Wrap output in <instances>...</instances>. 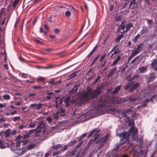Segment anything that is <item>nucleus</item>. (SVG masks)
Returning <instances> with one entry per match:
<instances>
[{
    "instance_id": "nucleus-1",
    "label": "nucleus",
    "mask_w": 157,
    "mask_h": 157,
    "mask_svg": "<svg viewBox=\"0 0 157 157\" xmlns=\"http://www.w3.org/2000/svg\"><path fill=\"white\" fill-rule=\"evenodd\" d=\"M102 86H99L93 90L89 89L81 96V100L84 103H87L92 100L94 101V99L97 100V101H93L92 103L94 106L97 107L95 113L98 115L103 114L104 108L113 106L115 102L113 100H107L105 96H101L100 99H98V96L102 93Z\"/></svg>"
},
{
    "instance_id": "nucleus-2",
    "label": "nucleus",
    "mask_w": 157,
    "mask_h": 157,
    "mask_svg": "<svg viewBox=\"0 0 157 157\" xmlns=\"http://www.w3.org/2000/svg\"><path fill=\"white\" fill-rule=\"evenodd\" d=\"M137 132V129L136 128L134 125L132 124V126L130 128L128 131L121 133V136L123 137H124L126 138V141H128V140H129L130 136H132L133 138Z\"/></svg>"
},
{
    "instance_id": "nucleus-3",
    "label": "nucleus",
    "mask_w": 157,
    "mask_h": 157,
    "mask_svg": "<svg viewBox=\"0 0 157 157\" xmlns=\"http://www.w3.org/2000/svg\"><path fill=\"white\" fill-rule=\"evenodd\" d=\"M140 86V84L138 82H136L133 84V82H130L126 84L124 88V90H126L130 88L129 90V92H133L136 89Z\"/></svg>"
},
{
    "instance_id": "nucleus-4",
    "label": "nucleus",
    "mask_w": 157,
    "mask_h": 157,
    "mask_svg": "<svg viewBox=\"0 0 157 157\" xmlns=\"http://www.w3.org/2000/svg\"><path fill=\"white\" fill-rule=\"evenodd\" d=\"M118 136H119L121 138V140L119 143L118 144H117L115 147L113 148V150L114 151L118 150L120 147H121L122 145L125 143H127L128 144H130L131 142L129 140H128V141H126V138L124 137H123L121 136V134L120 133L118 134Z\"/></svg>"
},
{
    "instance_id": "nucleus-5",
    "label": "nucleus",
    "mask_w": 157,
    "mask_h": 157,
    "mask_svg": "<svg viewBox=\"0 0 157 157\" xmlns=\"http://www.w3.org/2000/svg\"><path fill=\"white\" fill-rule=\"evenodd\" d=\"M44 126V125L43 123L40 124L39 125L37 126L36 128L34 130L37 133L42 132V133L44 136L48 138V137L47 135L50 133V132H48L47 130H43L42 131V129H43Z\"/></svg>"
},
{
    "instance_id": "nucleus-6",
    "label": "nucleus",
    "mask_w": 157,
    "mask_h": 157,
    "mask_svg": "<svg viewBox=\"0 0 157 157\" xmlns=\"http://www.w3.org/2000/svg\"><path fill=\"white\" fill-rule=\"evenodd\" d=\"M80 83L79 82H77L76 84L74 85L71 90L69 92V94H72L76 92L78 90V86L80 85Z\"/></svg>"
},
{
    "instance_id": "nucleus-7",
    "label": "nucleus",
    "mask_w": 157,
    "mask_h": 157,
    "mask_svg": "<svg viewBox=\"0 0 157 157\" xmlns=\"http://www.w3.org/2000/svg\"><path fill=\"white\" fill-rule=\"evenodd\" d=\"M100 130L98 129V128L94 129L91 131L89 134L88 135V137H89L93 135L94 134V139L96 140L98 137L99 136V135L98 134Z\"/></svg>"
},
{
    "instance_id": "nucleus-8",
    "label": "nucleus",
    "mask_w": 157,
    "mask_h": 157,
    "mask_svg": "<svg viewBox=\"0 0 157 157\" xmlns=\"http://www.w3.org/2000/svg\"><path fill=\"white\" fill-rule=\"evenodd\" d=\"M144 44L143 43H141L140 44L137 45V48H136V50L134 51V52L136 54H138L144 48Z\"/></svg>"
},
{
    "instance_id": "nucleus-9",
    "label": "nucleus",
    "mask_w": 157,
    "mask_h": 157,
    "mask_svg": "<svg viewBox=\"0 0 157 157\" xmlns=\"http://www.w3.org/2000/svg\"><path fill=\"white\" fill-rule=\"evenodd\" d=\"M42 104L39 103L37 104L36 103L32 104L30 105V107L32 108H36V109L38 110L40 109L42 107Z\"/></svg>"
},
{
    "instance_id": "nucleus-10",
    "label": "nucleus",
    "mask_w": 157,
    "mask_h": 157,
    "mask_svg": "<svg viewBox=\"0 0 157 157\" xmlns=\"http://www.w3.org/2000/svg\"><path fill=\"white\" fill-rule=\"evenodd\" d=\"M75 154V151H68L66 153L65 156V157H73Z\"/></svg>"
},
{
    "instance_id": "nucleus-11",
    "label": "nucleus",
    "mask_w": 157,
    "mask_h": 157,
    "mask_svg": "<svg viewBox=\"0 0 157 157\" xmlns=\"http://www.w3.org/2000/svg\"><path fill=\"white\" fill-rule=\"evenodd\" d=\"M156 76H155V74L152 73L150 74L149 76V77L147 78V81L148 83H149L152 81L154 79H155Z\"/></svg>"
},
{
    "instance_id": "nucleus-12",
    "label": "nucleus",
    "mask_w": 157,
    "mask_h": 157,
    "mask_svg": "<svg viewBox=\"0 0 157 157\" xmlns=\"http://www.w3.org/2000/svg\"><path fill=\"white\" fill-rule=\"evenodd\" d=\"M121 56L119 55L117 56V58L114 60L113 63L111 65V66H114L116 65L120 61L121 59Z\"/></svg>"
},
{
    "instance_id": "nucleus-13",
    "label": "nucleus",
    "mask_w": 157,
    "mask_h": 157,
    "mask_svg": "<svg viewBox=\"0 0 157 157\" xmlns=\"http://www.w3.org/2000/svg\"><path fill=\"white\" fill-rule=\"evenodd\" d=\"M70 98L69 97H67L64 100V102L65 103V107H67L70 104Z\"/></svg>"
},
{
    "instance_id": "nucleus-14",
    "label": "nucleus",
    "mask_w": 157,
    "mask_h": 157,
    "mask_svg": "<svg viewBox=\"0 0 157 157\" xmlns=\"http://www.w3.org/2000/svg\"><path fill=\"white\" fill-rule=\"evenodd\" d=\"M147 67L146 66H142L139 68V70L140 71V72L141 73H144L147 71Z\"/></svg>"
},
{
    "instance_id": "nucleus-15",
    "label": "nucleus",
    "mask_w": 157,
    "mask_h": 157,
    "mask_svg": "<svg viewBox=\"0 0 157 157\" xmlns=\"http://www.w3.org/2000/svg\"><path fill=\"white\" fill-rule=\"evenodd\" d=\"M121 85H118L114 89V90L112 93V94H116L120 91L121 87Z\"/></svg>"
},
{
    "instance_id": "nucleus-16",
    "label": "nucleus",
    "mask_w": 157,
    "mask_h": 157,
    "mask_svg": "<svg viewBox=\"0 0 157 157\" xmlns=\"http://www.w3.org/2000/svg\"><path fill=\"white\" fill-rule=\"evenodd\" d=\"M32 132V130H31L26 134H24L23 137H22V139H28L30 137V133Z\"/></svg>"
},
{
    "instance_id": "nucleus-17",
    "label": "nucleus",
    "mask_w": 157,
    "mask_h": 157,
    "mask_svg": "<svg viewBox=\"0 0 157 157\" xmlns=\"http://www.w3.org/2000/svg\"><path fill=\"white\" fill-rule=\"evenodd\" d=\"M133 26V24L132 23H128V24H126V31H128V32L129 31L130 29L132 28Z\"/></svg>"
},
{
    "instance_id": "nucleus-18",
    "label": "nucleus",
    "mask_w": 157,
    "mask_h": 157,
    "mask_svg": "<svg viewBox=\"0 0 157 157\" xmlns=\"http://www.w3.org/2000/svg\"><path fill=\"white\" fill-rule=\"evenodd\" d=\"M78 71H75L72 74H70L69 76V78L68 79V80H70V79H72L73 78L75 77L77 75V73L78 72Z\"/></svg>"
},
{
    "instance_id": "nucleus-19",
    "label": "nucleus",
    "mask_w": 157,
    "mask_h": 157,
    "mask_svg": "<svg viewBox=\"0 0 157 157\" xmlns=\"http://www.w3.org/2000/svg\"><path fill=\"white\" fill-rule=\"evenodd\" d=\"M117 69L116 67L113 68L108 74V76L110 77L112 75H113L115 73V71H116Z\"/></svg>"
},
{
    "instance_id": "nucleus-20",
    "label": "nucleus",
    "mask_w": 157,
    "mask_h": 157,
    "mask_svg": "<svg viewBox=\"0 0 157 157\" xmlns=\"http://www.w3.org/2000/svg\"><path fill=\"white\" fill-rule=\"evenodd\" d=\"M52 116L56 120H57L59 117V114L58 112H56L55 113H53L52 114Z\"/></svg>"
},
{
    "instance_id": "nucleus-21",
    "label": "nucleus",
    "mask_w": 157,
    "mask_h": 157,
    "mask_svg": "<svg viewBox=\"0 0 157 157\" xmlns=\"http://www.w3.org/2000/svg\"><path fill=\"white\" fill-rule=\"evenodd\" d=\"M147 30L148 29L146 27H143L140 32V34L142 35L145 34L147 31Z\"/></svg>"
},
{
    "instance_id": "nucleus-22",
    "label": "nucleus",
    "mask_w": 157,
    "mask_h": 157,
    "mask_svg": "<svg viewBox=\"0 0 157 157\" xmlns=\"http://www.w3.org/2000/svg\"><path fill=\"white\" fill-rule=\"evenodd\" d=\"M151 65L152 68H154L157 66V58L153 60L151 64Z\"/></svg>"
},
{
    "instance_id": "nucleus-23",
    "label": "nucleus",
    "mask_w": 157,
    "mask_h": 157,
    "mask_svg": "<svg viewBox=\"0 0 157 157\" xmlns=\"http://www.w3.org/2000/svg\"><path fill=\"white\" fill-rule=\"evenodd\" d=\"M5 142L3 140H0V148L4 149L6 147L5 145Z\"/></svg>"
},
{
    "instance_id": "nucleus-24",
    "label": "nucleus",
    "mask_w": 157,
    "mask_h": 157,
    "mask_svg": "<svg viewBox=\"0 0 157 157\" xmlns=\"http://www.w3.org/2000/svg\"><path fill=\"white\" fill-rule=\"evenodd\" d=\"M126 21H124L121 22V23L120 24L119 26L120 27L121 29L122 30H124L125 28L126 24H125Z\"/></svg>"
},
{
    "instance_id": "nucleus-25",
    "label": "nucleus",
    "mask_w": 157,
    "mask_h": 157,
    "mask_svg": "<svg viewBox=\"0 0 157 157\" xmlns=\"http://www.w3.org/2000/svg\"><path fill=\"white\" fill-rule=\"evenodd\" d=\"M35 146V145L34 144H30L26 146L25 147V148L26 150H31L32 148H33Z\"/></svg>"
},
{
    "instance_id": "nucleus-26",
    "label": "nucleus",
    "mask_w": 157,
    "mask_h": 157,
    "mask_svg": "<svg viewBox=\"0 0 157 157\" xmlns=\"http://www.w3.org/2000/svg\"><path fill=\"white\" fill-rule=\"evenodd\" d=\"M133 141L136 142H138V144L136 145L141 146L143 145V140L141 139H139L138 140H134Z\"/></svg>"
},
{
    "instance_id": "nucleus-27",
    "label": "nucleus",
    "mask_w": 157,
    "mask_h": 157,
    "mask_svg": "<svg viewBox=\"0 0 157 157\" xmlns=\"http://www.w3.org/2000/svg\"><path fill=\"white\" fill-rule=\"evenodd\" d=\"M62 145L60 144H56L54 146H52L51 147L52 149L56 150L59 148L61 147Z\"/></svg>"
},
{
    "instance_id": "nucleus-28",
    "label": "nucleus",
    "mask_w": 157,
    "mask_h": 157,
    "mask_svg": "<svg viewBox=\"0 0 157 157\" xmlns=\"http://www.w3.org/2000/svg\"><path fill=\"white\" fill-rule=\"evenodd\" d=\"M123 37L122 35H119L117 36L115 40L116 42L119 43Z\"/></svg>"
},
{
    "instance_id": "nucleus-29",
    "label": "nucleus",
    "mask_w": 157,
    "mask_h": 157,
    "mask_svg": "<svg viewBox=\"0 0 157 157\" xmlns=\"http://www.w3.org/2000/svg\"><path fill=\"white\" fill-rule=\"evenodd\" d=\"M10 129H7L6 131L5 132V137L6 138L9 137L11 134L10 132Z\"/></svg>"
},
{
    "instance_id": "nucleus-30",
    "label": "nucleus",
    "mask_w": 157,
    "mask_h": 157,
    "mask_svg": "<svg viewBox=\"0 0 157 157\" xmlns=\"http://www.w3.org/2000/svg\"><path fill=\"white\" fill-rule=\"evenodd\" d=\"M139 77V74H137L136 75H134L132 77L130 78V79L128 80V81H131L132 80L136 79L137 78Z\"/></svg>"
},
{
    "instance_id": "nucleus-31",
    "label": "nucleus",
    "mask_w": 157,
    "mask_h": 157,
    "mask_svg": "<svg viewBox=\"0 0 157 157\" xmlns=\"http://www.w3.org/2000/svg\"><path fill=\"white\" fill-rule=\"evenodd\" d=\"M94 142V141H93L92 140H90V141L87 144V146L86 147V150L90 148L91 145L92 144H93Z\"/></svg>"
},
{
    "instance_id": "nucleus-32",
    "label": "nucleus",
    "mask_w": 157,
    "mask_h": 157,
    "mask_svg": "<svg viewBox=\"0 0 157 157\" xmlns=\"http://www.w3.org/2000/svg\"><path fill=\"white\" fill-rule=\"evenodd\" d=\"M140 57V56H138L134 59L132 61H131V63H133L135 62L136 61H137L138 62H140V60L139 59Z\"/></svg>"
},
{
    "instance_id": "nucleus-33",
    "label": "nucleus",
    "mask_w": 157,
    "mask_h": 157,
    "mask_svg": "<svg viewBox=\"0 0 157 157\" xmlns=\"http://www.w3.org/2000/svg\"><path fill=\"white\" fill-rule=\"evenodd\" d=\"M137 55V54H136L135 52H133L131 55L128 57V61H130L134 56Z\"/></svg>"
},
{
    "instance_id": "nucleus-34",
    "label": "nucleus",
    "mask_w": 157,
    "mask_h": 157,
    "mask_svg": "<svg viewBox=\"0 0 157 157\" xmlns=\"http://www.w3.org/2000/svg\"><path fill=\"white\" fill-rule=\"evenodd\" d=\"M3 99L5 100H9L10 99V96L9 95L6 94L3 95Z\"/></svg>"
},
{
    "instance_id": "nucleus-35",
    "label": "nucleus",
    "mask_w": 157,
    "mask_h": 157,
    "mask_svg": "<svg viewBox=\"0 0 157 157\" xmlns=\"http://www.w3.org/2000/svg\"><path fill=\"white\" fill-rule=\"evenodd\" d=\"M21 141V142L22 143V144L23 145H25L27 143H28L29 141V139H23Z\"/></svg>"
},
{
    "instance_id": "nucleus-36",
    "label": "nucleus",
    "mask_w": 157,
    "mask_h": 157,
    "mask_svg": "<svg viewBox=\"0 0 157 157\" xmlns=\"http://www.w3.org/2000/svg\"><path fill=\"white\" fill-rule=\"evenodd\" d=\"M137 98L133 97H130L129 98L128 100L130 102H133L136 101Z\"/></svg>"
},
{
    "instance_id": "nucleus-37",
    "label": "nucleus",
    "mask_w": 157,
    "mask_h": 157,
    "mask_svg": "<svg viewBox=\"0 0 157 157\" xmlns=\"http://www.w3.org/2000/svg\"><path fill=\"white\" fill-rule=\"evenodd\" d=\"M140 35L139 34H138L136 36L134 40L133 41L135 43H136L138 39L140 37Z\"/></svg>"
},
{
    "instance_id": "nucleus-38",
    "label": "nucleus",
    "mask_w": 157,
    "mask_h": 157,
    "mask_svg": "<svg viewBox=\"0 0 157 157\" xmlns=\"http://www.w3.org/2000/svg\"><path fill=\"white\" fill-rule=\"evenodd\" d=\"M20 1V0H15L14 1L13 5V6L14 9L15 8L17 4Z\"/></svg>"
},
{
    "instance_id": "nucleus-39",
    "label": "nucleus",
    "mask_w": 157,
    "mask_h": 157,
    "mask_svg": "<svg viewBox=\"0 0 157 157\" xmlns=\"http://www.w3.org/2000/svg\"><path fill=\"white\" fill-rule=\"evenodd\" d=\"M59 99V97H57L56 98V99L55 100V102L56 105V108H58L59 104V101L58 100Z\"/></svg>"
},
{
    "instance_id": "nucleus-40",
    "label": "nucleus",
    "mask_w": 157,
    "mask_h": 157,
    "mask_svg": "<svg viewBox=\"0 0 157 157\" xmlns=\"http://www.w3.org/2000/svg\"><path fill=\"white\" fill-rule=\"evenodd\" d=\"M33 40L35 42L38 44H43V42L42 41H41L40 40L37 38H35Z\"/></svg>"
},
{
    "instance_id": "nucleus-41",
    "label": "nucleus",
    "mask_w": 157,
    "mask_h": 157,
    "mask_svg": "<svg viewBox=\"0 0 157 157\" xmlns=\"http://www.w3.org/2000/svg\"><path fill=\"white\" fill-rule=\"evenodd\" d=\"M22 139V136L21 135H19L16 137V141H18L21 140Z\"/></svg>"
},
{
    "instance_id": "nucleus-42",
    "label": "nucleus",
    "mask_w": 157,
    "mask_h": 157,
    "mask_svg": "<svg viewBox=\"0 0 157 157\" xmlns=\"http://www.w3.org/2000/svg\"><path fill=\"white\" fill-rule=\"evenodd\" d=\"M76 142V141L75 140L71 141L69 143L68 146L70 145V146H73L75 144Z\"/></svg>"
},
{
    "instance_id": "nucleus-43",
    "label": "nucleus",
    "mask_w": 157,
    "mask_h": 157,
    "mask_svg": "<svg viewBox=\"0 0 157 157\" xmlns=\"http://www.w3.org/2000/svg\"><path fill=\"white\" fill-rule=\"evenodd\" d=\"M21 119L20 117V116L15 117L13 118L12 120L14 121H19Z\"/></svg>"
},
{
    "instance_id": "nucleus-44",
    "label": "nucleus",
    "mask_w": 157,
    "mask_h": 157,
    "mask_svg": "<svg viewBox=\"0 0 157 157\" xmlns=\"http://www.w3.org/2000/svg\"><path fill=\"white\" fill-rule=\"evenodd\" d=\"M117 48H119V46L118 45H115L113 48L111 49V51L109 53V55L113 51L114 49H116Z\"/></svg>"
},
{
    "instance_id": "nucleus-45",
    "label": "nucleus",
    "mask_w": 157,
    "mask_h": 157,
    "mask_svg": "<svg viewBox=\"0 0 157 157\" xmlns=\"http://www.w3.org/2000/svg\"><path fill=\"white\" fill-rule=\"evenodd\" d=\"M59 112V114H60L61 113H64L65 112V109L62 108L60 109V110L57 111Z\"/></svg>"
},
{
    "instance_id": "nucleus-46",
    "label": "nucleus",
    "mask_w": 157,
    "mask_h": 157,
    "mask_svg": "<svg viewBox=\"0 0 157 157\" xmlns=\"http://www.w3.org/2000/svg\"><path fill=\"white\" fill-rule=\"evenodd\" d=\"M101 78V76H97V78L96 80L94 81V82L92 84V85H93L96 83L98 82L99 81V79Z\"/></svg>"
},
{
    "instance_id": "nucleus-47",
    "label": "nucleus",
    "mask_w": 157,
    "mask_h": 157,
    "mask_svg": "<svg viewBox=\"0 0 157 157\" xmlns=\"http://www.w3.org/2000/svg\"><path fill=\"white\" fill-rule=\"evenodd\" d=\"M42 87L40 85H39L37 86H33V89L35 90L41 89Z\"/></svg>"
},
{
    "instance_id": "nucleus-48",
    "label": "nucleus",
    "mask_w": 157,
    "mask_h": 157,
    "mask_svg": "<svg viewBox=\"0 0 157 157\" xmlns=\"http://www.w3.org/2000/svg\"><path fill=\"white\" fill-rule=\"evenodd\" d=\"M65 14L67 17H70L71 15V13L68 10L65 12Z\"/></svg>"
},
{
    "instance_id": "nucleus-49",
    "label": "nucleus",
    "mask_w": 157,
    "mask_h": 157,
    "mask_svg": "<svg viewBox=\"0 0 157 157\" xmlns=\"http://www.w3.org/2000/svg\"><path fill=\"white\" fill-rule=\"evenodd\" d=\"M114 54H116L120 52V50L119 49V48H117L116 49H114L113 50Z\"/></svg>"
},
{
    "instance_id": "nucleus-50",
    "label": "nucleus",
    "mask_w": 157,
    "mask_h": 157,
    "mask_svg": "<svg viewBox=\"0 0 157 157\" xmlns=\"http://www.w3.org/2000/svg\"><path fill=\"white\" fill-rule=\"evenodd\" d=\"M68 147V146L67 145H65L60 150L62 152H63L66 150L67 149V147Z\"/></svg>"
},
{
    "instance_id": "nucleus-51",
    "label": "nucleus",
    "mask_w": 157,
    "mask_h": 157,
    "mask_svg": "<svg viewBox=\"0 0 157 157\" xmlns=\"http://www.w3.org/2000/svg\"><path fill=\"white\" fill-rule=\"evenodd\" d=\"M46 120L49 123H51L52 122V119L51 117H48L47 118Z\"/></svg>"
},
{
    "instance_id": "nucleus-52",
    "label": "nucleus",
    "mask_w": 157,
    "mask_h": 157,
    "mask_svg": "<svg viewBox=\"0 0 157 157\" xmlns=\"http://www.w3.org/2000/svg\"><path fill=\"white\" fill-rule=\"evenodd\" d=\"M95 52L93 50H92L90 52V53L87 56V57L88 58H89Z\"/></svg>"
},
{
    "instance_id": "nucleus-53",
    "label": "nucleus",
    "mask_w": 157,
    "mask_h": 157,
    "mask_svg": "<svg viewBox=\"0 0 157 157\" xmlns=\"http://www.w3.org/2000/svg\"><path fill=\"white\" fill-rule=\"evenodd\" d=\"M21 74L22 75V77L24 78H27L28 76L27 74H25L24 73H21Z\"/></svg>"
},
{
    "instance_id": "nucleus-54",
    "label": "nucleus",
    "mask_w": 157,
    "mask_h": 157,
    "mask_svg": "<svg viewBox=\"0 0 157 157\" xmlns=\"http://www.w3.org/2000/svg\"><path fill=\"white\" fill-rule=\"evenodd\" d=\"M87 134L86 133H85L83 134L82 135V136H81V137L78 138V140H81L83 138H85Z\"/></svg>"
},
{
    "instance_id": "nucleus-55",
    "label": "nucleus",
    "mask_w": 157,
    "mask_h": 157,
    "mask_svg": "<svg viewBox=\"0 0 157 157\" xmlns=\"http://www.w3.org/2000/svg\"><path fill=\"white\" fill-rule=\"evenodd\" d=\"M138 152L137 151H134L132 153L133 157H137V155L138 154Z\"/></svg>"
},
{
    "instance_id": "nucleus-56",
    "label": "nucleus",
    "mask_w": 157,
    "mask_h": 157,
    "mask_svg": "<svg viewBox=\"0 0 157 157\" xmlns=\"http://www.w3.org/2000/svg\"><path fill=\"white\" fill-rule=\"evenodd\" d=\"M60 152H61L60 150L59 151L57 150V151L54 152L53 153V154L54 156H55V155H56L59 154Z\"/></svg>"
},
{
    "instance_id": "nucleus-57",
    "label": "nucleus",
    "mask_w": 157,
    "mask_h": 157,
    "mask_svg": "<svg viewBox=\"0 0 157 157\" xmlns=\"http://www.w3.org/2000/svg\"><path fill=\"white\" fill-rule=\"evenodd\" d=\"M45 80V78L42 77H40L37 79V81H43Z\"/></svg>"
},
{
    "instance_id": "nucleus-58",
    "label": "nucleus",
    "mask_w": 157,
    "mask_h": 157,
    "mask_svg": "<svg viewBox=\"0 0 157 157\" xmlns=\"http://www.w3.org/2000/svg\"><path fill=\"white\" fill-rule=\"evenodd\" d=\"M34 79L33 78H31L30 79L27 80L25 81L26 82L28 83H31L32 82H34Z\"/></svg>"
},
{
    "instance_id": "nucleus-59",
    "label": "nucleus",
    "mask_w": 157,
    "mask_h": 157,
    "mask_svg": "<svg viewBox=\"0 0 157 157\" xmlns=\"http://www.w3.org/2000/svg\"><path fill=\"white\" fill-rule=\"evenodd\" d=\"M44 51L48 52H52L53 49L51 48H45L44 49Z\"/></svg>"
},
{
    "instance_id": "nucleus-60",
    "label": "nucleus",
    "mask_w": 157,
    "mask_h": 157,
    "mask_svg": "<svg viewBox=\"0 0 157 157\" xmlns=\"http://www.w3.org/2000/svg\"><path fill=\"white\" fill-rule=\"evenodd\" d=\"M53 67H54V66L53 65H51V66H49L45 67H41V68H44V69H50L51 68H53Z\"/></svg>"
},
{
    "instance_id": "nucleus-61",
    "label": "nucleus",
    "mask_w": 157,
    "mask_h": 157,
    "mask_svg": "<svg viewBox=\"0 0 157 157\" xmlns=\"http://www.w3.org/2000/svg\"><path fill=\"white\" fill-rule=\"evenodd\" d=\"M146 21H147V23L149 25H151L152 22V21L151 20L148 19H146Z\"/></svg>"
},
{
    "instance_id": "nucleus-62",
    "label": "nucleus",
    "mask_w": 157,
    "mask_h": 157,
    "mask_svg": "<svg viewBox=\"0 0 157 157\" xmlns=\"http://www.w3.org/2000/svg\"><path fill=\"white\" fill-rule=\"evenodd\" d=\"M16 147H18L20 146L21 143V141H16Z\"/></svg>"
},
{
    "instance_id": "nucleus-63",
    "label": "nucleus",
    "mask_w": 157,
    "mask_h": 157,
    "mask_svg": "<svg viewBox=\"0 0 157 157\" xmlns=\"http://www.w3.org/2000/svg\"><path fill=\"white\" fill-rule=\"evenodd\" d=\"M25 127V126L24 125H20L18 127V128L20 129H22Z\"/></svg>"
},
{
    "instance_id": "nucleus-64",
    "label": "nucleus",
    "mask_w": 157,
    "mask_h": 157,
    "mask_svg": "<svg viewBox=\"0 0 157 157\" xmlns=\"http://www.w3.org/2000/svg\"><path fill=\"white\" fill-rule=\"evenodd\" d=\"M105 55H106L105 54H103V55L101 57V58L100 60V61H101L103 60V59L105 57Z\"/></svg>"
}]
</instances>
